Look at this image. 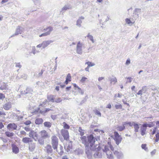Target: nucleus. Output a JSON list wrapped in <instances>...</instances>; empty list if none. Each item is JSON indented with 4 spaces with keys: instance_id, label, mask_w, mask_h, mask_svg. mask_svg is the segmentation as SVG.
Listing matches in <instances>:
<instances>
[{
    "instance_id": "58836bf2",
    "label": "nucleus",
    "mask_w": 159,
    "mask_h": 159,
    "mask_svg": "<svg viewBox=\"0 0 159 159\" xmlns=\"http://www.w3.org/2000/svg\"><path fill=\"white\" fill-rule=\"evenodd\" d=\"M64 148L67 152H68L71 148V146L69 144L68 146L65 145L64 146Z\"/></svg>"
},
{
    "instance_id": "79ce46f5",
    "label": "nucleus",
    "mask_w": 159,
    "mask_h": 159,
    "mask_svg": "<svg viewBox=\"0 0 159 159\" xmlns=\"http://www.w3.org/2000/svg\"><path fill=\"white\" fill-rule=\"evenodd\" d=\"M26 132L24 130H21L20 131V134L18 135V136L21 137L22 135L24 136H26Z\"/></svg>"
},
{
    "instance_id": "dca6fc26",
    "label": "nucleus",
    "mask_w": 159,
    "mask_h": 159,
    "mask_svg": "<svg viewBox=\"0 0 159 159\" xmlns=\"http://www.w3.org/2000/svg\"><path fill=\"white\" fill-rule=\"evenodd\" d=\"M114 154L119 159L122 158L123 157V154L121 152H119L117 151H115Z\"/></svg>"
},
{
    "instance_id": "423d86ee",
    "label": "nucleus",
    "mask_w": 159,
    "mask_h": 159,
    "mask_svg": "<svg viewBox=\"0 0 159 159\" xmlns=\"http://www.w3.org/2000/svg\"><path fill=\"white\" fill-rule=\"evenodd\" d=\"M61 133L63 137L65 139L68 140L69 138V134L67 130L65 129H62L61 131Z\"/></svg>"
},
{
    "instance_id": "c03bdc74",
    "label": "nucleus",
    "mask_w": 159,
    "mask_h": 159,
    "mask_svg": "<svg viewBox=\"0 0 159 159\" xmlns=\"http://www.w3.org/2000/svg\"><path fill=\"white\" fill-rule=\"evenodd\" d=\"M49 31H47L46 32L40 35L39 36L40 37H43V36H45L49 35Z\"/></svg>"
},
{
    "instance_id": "37998d69",
    "label": "nucleus",
    "mask_w": 159,
    "mask_h": 159,
    "mask_svg": "<svg viewBox=\"0 0 159 159\" xmlns=\"http://www.w3.org/2000/svg\"><path fill=\"white\" fill-rule=\"evenodd\" d=\"M157 127L154 128L152 129H152H151L150 130V131L151 132V134L152 135L154 134L157 131Z\"/></svg>"
},
{
    "instance_id": "6ab92c4d",
    "label": "nucleus",
    "mask_w": 159,
    "mask_h": 159,
    "mask_svg": "<svg viewBox=\"0 0 159 159\" xmlns=\"http://www.w3.org/2000/svg\"><path fill=\"white\" fill-rule=\"evenodd\" d=\"M11 104L10 102H7L3 105V108L6 110H8L11 107Z\"/></svg>"
},
{
    "instance_id": "052dcab7",
    "label": "nucleus",
    "mask_w": 159,
    "mask_h": 159,
    "mask_svg": "<svg viewBox=\"0 0 159 159\" xmlns=\"http://www.w3.org/2000/svg\"><path fill=\"white\" fill-rule=\"evenodd\" d=\"M5 98V95L3 94L0 93V99H3Z\"/></svg>"
},
{
    "instance_id": "4d7b16f0",
    "label": "nucleus",
    "mask_w": 159,
    "mask_h": 159,
    "mask_svg": "<svg viewBox=\"0 0 159 159\" xmlns=\"http://www.w3.org/2000/svg\"><path fill=\"white\" fill-rule=\"evenodd\" d=\"M143 126L146 127L147 126L151 127L152 126V124H143Z\"/></svg>"
},
{
    "instance_id": "9d476101",
    "label": "nucleus",
    "mask_w": 159,
    "mask_h": 159,
    "mask_svg": "<svg viewBox=\"0 0 159 159\" xmlns=\"http://www.w3.org/2000/svg\"><path fill=\"white\" fill-rule=\"evenodd\" d=\"M36 146V143L34 142H31L29 143V150L30 152L34 151Z\"/></svg>"
},
{
    "instance_id": "6e6d98bb",
    "label": "nucleus",
    "mask_w": 159,
    "mask_h": 159,
    "mask_svg": "<svg viewBox=\"0 0 159 159\" xmlns=\"http://www.w3.org/2000/svg\"><path fill=\"white\" fill-rule=\"evenodd\" d=\"M125 22L126 23L128 24H133L131 21L128 18H126L125 20Z\"/></svg>"
},
{
    "instance_id": "ddd939ff",
    "label": "nucleus",
    "mask_w": 159,
    "mask_h": 159,
    "mask_svg": "<svg viewBox=\"0 0 159 159\" xmlns=\"http://www.w3.org/2000/svg\"><path fill=\"white\" fill-rule=\"evenodd\" d=\"M12 149V152L15 154H17L19 152V149L18 147L14 144L11 145Z\"/></svg>"
},
{
    "instance_id": "412c9836",
    "label": "nucleus",
    "mask_w": 159,
    "mask_h": 159,
    "mask_svg": "<svg viewBox=\"0 0 159 159\" xmlns=\"http://www.w3.org/2000/svg\"><path fill=\"white\" fill-rule=\"evenodd\" d=\"M72 8L71 6L70 5H65L61 9V12H64L65 11L68 9H71Z\"/></svg>"
},
{
    "instance_id": "49530a36",
    "label": "nucleus",
    "mask_w": 159,
    "mask_h": 159,
    "mask_svg": "<svg viewBox=\"0 0 159 159\" xmlns=\"http://www.w3.org/2000/svg\"><path fill=\"white\" fill-rule=\"evenodd\" d=\"M33 1L35 4L36 5H39L40 4L41 0H33Z\"/></svg>"
},
{
    "instance_id": "13d9d810",
    "label": "nucleus",
    "mask_w": 159,
    "mask_h": 159,
    "mask_svg": "<svg viewBox=\"0 0 159 159\" xmlns=\"http://www.w3.org/2000/svg\"><path fill=\"white\" fill-rule=\"evenodd\" d=\"M130 63V60L129 58L126 60L125 64L126 65H129Z\"/></svg>"
},
{
    "instance_id": "8fccbe9b",
    "label": "nucleus",
    "mask_w": 159,
    "mask_h": 159,
    "mask_svg": "<svg viewBox=\"0 0 159 159\" xmlns=\"http://www.w3.org/2000/svg\"><path fill=\"white\" fill-rule=\"evenodd\" d=\"M127 80L126 83H130L131 82L133 79L131 77H128L126 78Z\"/></svg>"
},
{
    "instance_id": "f8f14e48",
    "label": "nucleus",
    "mask_w": 159,
    "mask_h": 159,
    "mask_svg": "<svg viewBox=\"0 0 159 159\" xmlns=\"http://www.w3.org/2000/svg\"><path fill=\"white\" fill-rule=\"evenodd\" d=\"M45 149L46 152L49 154H52V149L51 145H47L45 147Z\"/></svg>"
},
{
    "instance_id": "3c124183",
    "label": "nucleus",
    "mask_w": 159,
    "mask_h": 159,
    "mask_svg": "<svg viewBox=\"0 0 159 159\" xmlns=\"http://www.w3.org/2000/svg\"><path fill=\"white\" fill-rule=\"evenodd\" d=\"M104 152H106V153L108 152L109 151V149L108 147L107 146H105L104 148V149H103Z\"/></svg>"
},
{
    "instance_id": "ea45409f",
    "label": "nucleus",
    "mask_w": 159,
    "mask_h": 159,
    "mask_svg": "<svg viewBox=\"0 0 159 159\" xmlns=\"http://www.w3.org/2000/svg\"><path fill=\"white\" fill-rule=\"evenodd\" d=\"M85 64H87L88 66H93L95 65V64L93 63H92L91 62H90L89 61L85 63Z\"/></svg>"
},
{
    "instance_id": "4be33fe9",
    "label": "nucleus",
    "mask_w": 159,
    "mask_h": 159,
    "mask_svg": "<svg viewBox=\"0 0 159 159\" xmlns=\"http://www.w3.org/2000/svg\"><path fill=\"white\" fill-rule=\"evenodd\" d=\"M147 128L146 127H144L142 126L141 127L140 129V134L142 136L144 135L145 134V132L146 131Z\"/></svg>"
},
{
    "instance_id": "a878e982",
    "label": "nucleus",
    "mask_w": 159,
    "mask_h": 159,
    "mask_svg": "<svg viewBox=\"0 0 159 159\" xmlns=\"http://www.w3.org/2000/svg\"><path fill=\"white\" fill-rule=\"evenodd\" d=\"M53 30V28L51 26H48L46 28H44L43 30V31L46 32L47 31H49L50 34Z\"/></svg>"
},
{
    "instance_id": "338daca9",
    "label": "nucleus",
    "mask_w": 159,
    "mask_h": 159,
    "mask_svg": "<svg viewBox=\"0 0 159 159\" xmlns=\"http://www.w3.org/2000/svg\"><path fill=\"white\" fill-rule=\"evenodd\" d=\"M156 152V150L154 149L151 152V155H154L155 154Z\"/></svg>"
},
{
    "instance_id": "6e6552de",
    "label": "nucleus",
    "mask_w": 159,
    "mask_h": 159,
    "mask_svg": "<svg viewBox=\"0 0 159 159\" xmlns=\"http://www.w3.org/2000/svg\"><path fill=\"white\" fill-rule=\"evenodd\" d=\"M29 136L30 137L33 138L36 141L38 139V134L36 132L34 131H31L29 133Z\"/></svg>"
},
{
    "instance_id": "5fc2aeb1",
    "label": "nucleus",
    "mask_w": 159,
    "mask_h": 159,
    "mask_svg": "<svg viewBox=\"0 0 159 159\" xmlns=\"http://www.w3.org/2000/svg\"><path fill=\"white\" fill-rule=\"evenodd\" d=\"M61 101L62 99L61 98H58L55 99V100L54 101V102L57 103H59L61 102Z\"/></svg>"
},
{
    "instance_id": "680f3d73",
    "label": "nucleus",
    "mask_w": 159,
    "mask_h": 159,
    "mask_svg": "<svg viewBox=\"0 0 159 159\" xmlns=\"http://www.w3.org/2000/svg\"><path fill=\"white\" fill-rule=\"evenodd\" d=\"M158 88L157 87H156V86H152V88H151V89L152 90H157L158 89Z\"/></svg>"
},
{
    "instance_id": "c9c22d12",
    "label": "nucleus",
    "mask_w": 159,
    "mask_h": 159,
    "mask_svg": "<svg viewBox=\"0 0 159 159\" xmlns=\"http://www.w3.org/2000/svg\"><path fill=\"white\" fill-rule=\"evenodd\" d=\"M116 129L117 130L121 131L125 129V126L123 125L122 126H118Z\"/></svg>"
},
{
    "instance_id": "4468645a",
    "label": "nucleus",
    "mask_w": 159,
    "mask_h": 159,
    "mask_svg": "<svg viewBox=\"0 0 159 159\" xmlns=\"http://www.w3.org/2000/svg\"><path fill=\"white\" fill-rule=\"evenodd\" d=\"M147 89H148L146 86H143L142 87V89L139 90L138 93H137V94L138 95H142L143 93H146V92L147 91Z\"/></svg>"
},
{
    "instance_id": "72a5a7b5",
    "label": "nucleus",
    "mask_w": 159,
    "mask_h": 159,
    "mask_svg": "<svg viewBox=\"0 0 159 159\" xmlns=\"http://www.w3.org/2000/svg\"><path fill=\"white\" fill-rule=\"evenodd\" d=\"M31 52L34 55L37 53H39V51L37 50L36 49V48L35 46H33L32 47Z\"/></svg>"
},
{
    "instance_id": "7c9ffc66",
    "label": "nucleus",
    "mask_w": 159,
    "mask_h": 159,
    "mask_svg": "<svg viewBox=\"0 0 159 159\" xmlns=\"http://www.w3.org/2000/svg\"><path fill=\"white\" fill-rule=\"evenodd\" d=\"M52 125V123L49 122H45L44 123V126L48 128H50L51 126Z\"/></svg>"
},
{
    "instance_id": "864d4df0",
    "label": "nucleus",
    "mask_w": 159,
    "mask_h": 159,
    "mask_svg": "<svg viewBox=\"0 0 159 159\" xmlns=\"http://www.w3.org/2000/svg\"><path fill=\"white\" fill-rule=\"evenodd\" d=\"M71 76L70 74L69 73L67 75V76L66 78V80H68L69 81H71Z\"/></svg>"
},
{
    "instance_id": "cd10ccee",
    "label": "nucleus",
    "mask_w": 159,
    "mask_h": 159,
    "mask_svg": "<svg viewBox=\"0 0 159 159\" xmlns=\"http://www.w3.org/2000/svg\"><path fill=\"white\" fill-rule=\"evenodd\" d=\"M141 9L139 8H136L134 11V14H135L137 15V17H139L138 14L140 13Z\"/></svg>"
},
{
    "instance_id": "a19ab883",
    "label": "nucleus",
    "mask_w": 159,
    "mask_h": 159,
    "mask_svg": "<svg viewBox=\"0 0 159 159\" xmlns=\"http://www.w3.org/2000/svg\"><path fill=\"white\" fill-rule=\"evenodd\" d=\"M63 127L64 129H68L70 128V126L68 125L66 122H64L63 123Z\"/></svg>"
},
{
    "instance_id": "09e8293b",
    "label": "nucleus",
    "mask_w": 159,
    "mask_h": 159,
    "mask_svg": "<svg viewBox=\"0 0 159 159\" xmlns=\"http://www.w3.org/2000/svg\"><path fill=\"white\" fill-rule=\"evenodd\" d=\"M87 79V78L84 77H83L80 80V81L81 83H84L86 81Z\"/></svg>"
},
{
    "instance_id": "c85d7f7f",
    "label": "nucleus",
    "mask_w": 159,
    "mask_h": 159,
    "mask_svg": "<svg viewBox=\"0 0 159 159\" xmlns=\"http://www.w3.org/2000/svg\"><path fill=\"white\" fill-rule=\"evenodd\" d=\"M5 134L7 136L9 137H11L13 136L14 134L13 132H10L9 131H6Z\"/></svg>"
},
{
    "instance_id": "473e14b6",
    "label": "nucleus",
    "mask_w": 159,
    "mask_h": 159,
    "mask_svg": "<svg viewBox=\"0 0 159 159\" xmlns=\"http://www.w3.org/2000/svg\"><path fill=\"white\" fill-rule=\"evenodd\" d=\"M106 154L107 158L111 159L113 158V156L111 152L109 151V152H107Z\"/></svg>"
},
{
    "instance_id": "5701e85b",
    "label": "nucleus",
    "mask_w": 159,
    "mask_h": 159,
    "mask_svg": "<svg viewBox=\"0 0 159 159\" xmlns=\"http://www.w3.org/2000/svg\"><path fill=\"white\" fill-rule=\"evenodd\" d=\"M52 110L49 108H46L44 111H40V108H38V110L37 111V112H40L42 114H44L46 112H47L49 111L50 110Z\"/></svg>"
},
{
    "instance_id": "a211bd4d",
    "label": "nucleus",
    "mask_w": 159,
    "mask_h": 159,
    "mask_svg": "<svg viewBox=\"0 0 159 159\" xmlns=\"http://www.w3.org/2000/svg\"><path fill=\"white\" fill-rule=\"evenodd\" d=\"M8 85L7 83H3L0 86V90H8Z\"/></svg>"
},
{
    "instance_id": "2f4dec72",
    "label": "nucleus",
    "mask_w": 159,
    "mask_h": 159,
    "mask_svg": "<svg viewBox=\"0 0 159 159\" xmlns=\"http://www.w3.org/2000/svg\"><path fill=\"white\" fill-rule=\"evenodd\" d=\"M87 37L92 41V43H93L94 42L93 36L91 35H90L89 33L88 34L87 36Z\"/></svg>"
},
{
    "instance_id": "774afa93",
    "label": "nucleus",
    "mask_w": 159,
    "mask_h": 159,
    "mask_svg": "<svg viewBox=\"0 0 159 159\" xmlns=\"http://www.w3.org/2000/svg\"><path fill=\"white\" fill-rule=\"evenodd\" d=\"M31 122L30 120L27 121L24 123V124L26 125H29L31 124Z\"/></svg>"
},
{
    "instance_id": "9b49d317",
    "label": "nucleus",
    "mask_w": 159,
    "mask_h": 159,
    "mask_svg": "<svg viewBox=\"0 0 159 159\" xmlns=\"http://www.w3.org/2000/svg\"><path fill=\"white\" fill-rule=\"evenodd\" d=\"M7 128L9 130L12 131L16 129L17 126L14 123H10L7 125Z\"/></svg>"
},
{
    "instance_id": "20e7f679",
    "label": "nucleus",
    "mask_w": 159,
    "mask_h": 159,
    "mask_svg": "<svg viewBox=\"0 0 159 159\" xmlns=\"http://www.w3.org/2000/svg\"><path fill=\"white\" fill-rule=\"evenodd\" d=\"M51 144L53 148L57 149L58 143V139L57 138L55 135H53L51 137Z\"/></svg>"
},
{
    "instance_id": "e2e57ef3",
    "label": "nucleus",
    "mask_w": 159,
    "mask_h": 159,
    "mask_svg": "<svg viewBox=\"0 0 159 159\" xmlns=\"http://www.w3.org/2000/svg\"><path fill=\"white\" fill-rule=\"evenodd\" d=\"M16 66L17 67L20 68L21 67V66L20 65V63H16Z\"/></svg>"
},
{
    "instance_id": "a18cd8bd",
    "label": "nucleus",
    "mask_w": 159,
    "mask_h": 159,
    "mask_svg": "<svg viewBox=\"0 0 159 159\" xmlns=\"http://www.w3.org/2000/svg\"><path fill=\"white\" fill-rule=\"evenodd\" d=\"M159 141V132L157 133L156 134V139H155V142H158Z\"/></svg>"
},
{
    "instance_id": "0e129e2a",
    "label": "nucleus",
    "mask_w": 159,
    "mask_h": 159,
    "mask_svg": "<svg viewBox=\"0 0 159 159\" xmlns=\"http://www.w3.org/2000/svg\"><path fill=\"white\" fill-rule=\"evenodd\" d=\"M134 122H128V125H129L130 126H132L134 125Z\"/></svg>"
},
{
    "instance_id": "7ed1b4c3",
    "label": "nucleus",
    "mask_w": 159,
    "mask_h": 159,
    "mask_svg": "<svg viewBox=\"0 0 159 159\" xmlns=\"http://www.w3.org/2000/svg\"><path fill=\"white\" fill-rule=\"evenodd\" d=\"M39 134L41 137L38 139V141L39 143L42 145L44 144L45 139H49L50 137V134L45 130L40 131Z\"/></svg>"
},
{
    "instance_id": "f03ea898",
    "label": "nucleus",
    "mask_w": 159,
    "mask_h": 159,
    "mask_svg": "<svg viewBox=\"0 0 159 159\" xmlns=\"http://www.w3.org/2000/svg\"><path fill=\"white\" fill-rule=\"evenodd\" d=\"M82 143L84 145L90 146L91 147L94 146L96 141H97V139L93 136L92 134H91L87 137L83 136L80 138Z\"/></svg>"
},
{
    "instance_id": "f704fd0d",
    "label": "nucleus",
    "mask_w": 159,
    "mask_h": 159,
    "mask_svg": "<svg viewBox=\"0 0 159 159\" xmlns=\"http://www.w3.org/2000/svg\"><path fill=\"white\" fill-rule=\"evenodd\" d=\"M26 92L23 93V94H28L32 93L33 92V90L30 88H27L26 90Z\"/></svg>"
},
{
    "instance_id": "f3484780",
    "label": "nucleus",
    "mask_w": 159,
    "mask_h": 159,
    "mask_svg": "<svg viewBox=\"0 0 159 159\" xmlns=\"http://www.w3.org/2000/svg\"><path fill=\"white\" fill-rule=\"evenodd\" d=\"M22 141L24 143H27L33 142V140L30 138L25 137L22 139Z\"/></svg>"
},
{
    "instance_id": "1a4fd4ad",
    "label": "nucleus",
    "mask_w": 159,
    "mask_h": 159,
    "mask_svg": "<svg viewBox=\"0 0 159 159\" xmlns=\"http://www.w3.org/2000/svg\"><path fill=\"white\" fill-rule=\"evenodd\" d=\"M24 30V29L22 27L20 26H18L16 29L15 33L11 36V37H13L15 35H17L19 34H20Z\"/></svg>"
},
{
    "instance_id": "69168bd1",
    "label": "nucleus",
    "mask_w": 159,
    "mask_h": 159,
    "mask_svg": "<svg viewBox=\"0 0 159 159\" xmlns=\"http://www.w3.org/2000/svg\"><path fill=\"white\" fill-rule=\"evenodd\" d=\"M48 101L47 100H45L41 104L40 106H44L47 102Z\"/></svg>"
},
{
    "instance_id": "bf43d9fd",
    "label": "nucleus",
    "mask_w": 159,
    "mask_h": 159,
    "mask_svg": "<svg viewBox=\"0 0 159 159\" xmlns=\"http://www.w3.org/2000/svg\"><path fill=\"white\" fill-rule=\"evenodd\" d=\"M142 148L146 151L147 148H146V144H142L141 145Z\"/></svg>"
},
{
    "instance_id": "e433bc0d",
    "label": "nucleus",
    "mask_w": 159,
    "mask_h": 159,
    "mask_svg": "<svg viewBox=\"0 0 159 159\" xmlns=\"http://www.w3.org/2000/svg\"><path fill=\"white\" fill-rule=\"evenodd\" d=\"M57 149L56 150L61 155L63 153V148L62 146H60L59 150H57Z\"/></svg>"
},
{
    "instance_id": "39448f33",
    "label": "nucleus",
    "mask_w": 159,
    "mask_h": 159,
    "mask_svg": "<svg viewBox=\"0 0 159 159\" xmlns=\"http://www.w3.org/2000/svg\"><path fill=\"white\" fill-rule=\"evenodd\" d=\"M114 139L116 141V143L118 145L120 143L122 140V138L117 132L115 131L114 132Z\"/></svg>"
},
{
    "instance_id": "4c0bfd02",
    "label": "nucleus",
    "mask_w": 159,
    "mask_h": 159,
    "mask_svg": "<svg viewBox=\"0 0 159 159\" xmlns=\"http://www.w3.org/2000/svg\"><path fill=\"white\" fill-rule=\"evenodd\" d=\"M78 131L80 133V134L81 136H82L84 134V131L82 129L81 127H79Z\"/></svg>"
},
{
    "instance_id": "c756f323",
    "label": "nucleus",
    "mask_w": 159,
    "mask_h": 159,
    "mask_svg": "<svg viewBox=\"0 0 159 159\" xmlns=\"http://www.w3.org/2000/svg\"><path fill=\"white\" fill-rule=\"evenodd\" d=\"M47 98L48 100L50 102H54V98L53 95H50L48 96Z\"/></svg>"
},
{
    "instance_id": "2eb2a0df",
    "label": "nucleus",
    "mask_w": 159,
    "mask_h": 159,
    "mask_svg": "<svg viewBox=\"0 0 159 159\" xmlns=\"http://www.w3.org/2000/svg\"><path fill=\"white\" fill-rule=\"evenodd\" d=\"M53 42V41L51 40H48L43 41L42 43L43 45V48H44Z\"/></svg>"
},
{
    "instance_id": "de8ad7c7",
    "label": "nucleus",
    "mask_w": 159,
    "mask_h": 159,
    "mask_svg": "<svg viewBox=\"0 0 159 159\" xmlns=\"http://www.w3.org/2000/svg\"><path fill=\"white\" fill-rule=\"evenodd\" d=\"M115 108L116 109H121L122 108V106L121 104H116L115 105Z\"/></svg>"
},
{
    "instance_id": "b1692460",
    "label": "nucleus",
    "mask_w": 159,
    "mask_h": 159,
    "mask_svg": "<svg viewBox=\"0 0 159 159\" xmlns=\"http://www.w3.org/2000/svg\"><path fill=\"white\" fill-rule=\"evenodd\" d=\"M141 125L140 124H139V125L134 123V131L135 132H137L139 131V125Z\"/></svg>"
},
{
    "instance_id": "f257e3e1",
    "label": "nucleus",
    "mask_w": 159,
    "mask_h": 159,
    "mask_svg": "<svg viewBox=\"0 0 159 159\" xmlns=\"http://www.w3.org/2000/svg\"><path fill=\"white\" fill-rule=\"evenodd\" d=\"M84 145L85 147V153L88 158H91L92 154L93 153V152H94L93 155L95 158H100L102 156V154L100 152L101 148L99 145V144H96L92 147H91L89 145Z\"/></svg>"
},
{
    "instance_id": "aec40b11",
    "label": "nucleus",
    "mask_w": 159,
    "mask_h": 159,
    "mask_svg": "<svg viewBox=\"0 0 159 159\" xmlns=\"http://www.w3.org/2000/svg\"><path fill=\"white\" fill-rule=\"evenodd\" d=\"M84 19V17L83 16H81L76 21V25L77 26L80 27L81 26V24L82 23V20Z\"/></svg>"
},
{
    "instance_id": "bb28decb",
    "label": "nucleus",
    "mask_w": 159,
    "mask_h": 159,
    "mask_svg": "<svg viewBox=\"0 0 159 159\" xmlns=\"http://www.w3.org/2000/svg\"><path fill=\"white\" fill-rule=\"evenodd\" d=\"M43 121V120L42 118H39L36 119L35 122L37 125H40L41 124Z\"/></svg>"
},
{
    "instance_id": "0eeeda50",
    "label": "nucleus",
    "mask_w": 159,
    "mask_h": 159,
    "mask_svg": "<svg viewBox=\"0 0 159 159\" xmlns=\"http://www.w3.org/2000/svg\"><path fill=\"white\" fill-rule=\"evenodd\" d=\"M83 44L79 41L78 42L77 44L76 51V52L79 54H81L82 53V46Z\"/></svg>"
},
{
    "instance_id": "393cba45",
    "label": "nucleus",
    "mask_w": 159,
    "mask_h": 159,
    "mask_svg": "<svg viewBox=\"0 0 159 159\" xmlns=\"http://www.w3.org/2000/svg\"><path fill=\"white\" fill-rule=\"evenodd\" d=\"M109 79L110 80L111 83H113L114 84H116L117 81V79L115 77H113L112 78H109Z\"/></svg>"
},
{
    "instance_id": "603ef678",
    "label": "nucleus",
    "mask_w": 159,
    "mask_h": 159,
    "mask_svg": "<svg viewBox=\"0 0 159 159\" xmlns=\"http://www.w3.org/2000/svg\"><path fill=\"white\" fill-rule=\"evenodd\" d=\"M95 115H97L99 116L100 117H101V113L99 111H98L97 110H95Z\"/></svg>"
}]
</instances>
